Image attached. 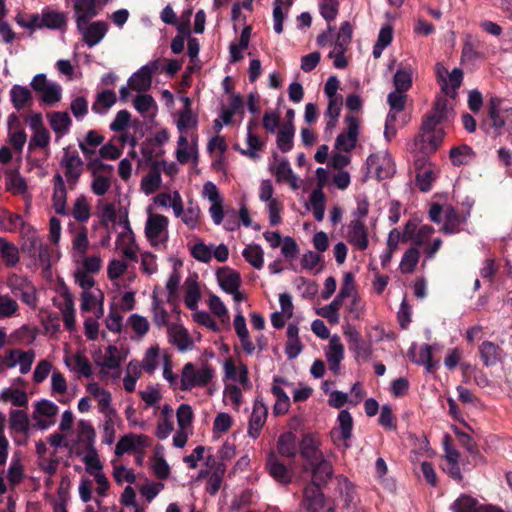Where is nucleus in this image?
Segmentation results:
<instances>
[{
	"instance_id": "1",
	"label": "nucleus",
	"mask_w": 512,
	"mask_h": 512,
	"mask_svg": "<svg viewBox=\"0 0 512 512\" xmlns=\"http://www.w3.org/2000/svg\"><path fill=\"white\" fill-rule=\"evenodd\" d=\"M448 100L438 97L432 110L422 117L420 131L417 134V143L425 152H436L442 145L445 131L440 125L447 120Z\"/></svg>"
},
{
	"instance_id": "2",
	"label": "nucleus",
	"mask_w": 512,
	"mask_h": 512,
	"mask_svg": "<svg viewBox=\"0 0 512 512\" xmlns=\"http://www.w3.org/2000/svg\"><path fill=\"white\" fill-rule=\"evenodd\" d=\"M352 36L353 28L350 22H342L334 42V49L328 54L329 58L334 59L333 65L337 69H345L348 66L345 53L351 44Z\"/></svg>"
},
{
	"instance_id": "3",
	"label": "nucleus",
	"mask_w": 512,
	"mask_h": 512,
	"mask_svg": "<svg viewBox=\"0 0 512 512\" xmlns=\"http://www.w3.org/2000/svg\"><path fill=\"white\" fill-rule=\"evenodd\" d=\"M213 377L214 369L211 366L204 365L196 371L195 366L188 362L182 369L180 389L188 391L197 386L204 387L210 383Z\"/></svg>"
},
{
	"instance_id": "4",
	"label": "nucleus",
	"mask_w": 512,
	"mask_h": 512,
	"mask_svg": "<svg viewBox=\"0 0 512 512\" xmlns=\"http://www.w3.org/2000/svg\"><path fill=\"white\" fill-rule=\"evenodd\" d=\"M63 150L64 155L60 161V166L65 170L64 174L69 189L74 190L84 172V162L76 150L70 151L69 147Z\"/></svg>"
},
{
	"instance_id": "5",
	"label": "nucleus",
	"mask_w": 512,
	"mask_h": 512,
	"mask_svg": "<svg viewBox=\"0 0 512 512\" xmlns=\"http://www.w3.org/2000/svg\"><path fill=\"white\" fill-rule=\"evenodd\" d=\"M30 86L35 92L41 94L40 100L46 105L52 106L61 100L62 87L56 82L48 81L44 73L35 75Z\"/></svg>"
},
{
	"instance_id": "6",
	"label": "nucleus",
	"mask_w": 512,
	"mask_h": 512,
	"mask_svg": "<svg viewBox=\"0 0 512 512\" xmlns=\"http://www.w3.org/2000/svg\"><path fill=\"white\" fill-rule=\"evenodd\" d=\"M333 501V499L325 497L319 485L309 483L303 489L301 506L306 512H318V510L325 508L326 504H330Z\"/></svg>"
},
{
	"instance_id": "7",
	"label": "nucleus",
	"mask_w": 512,
	"mask_h": 512,
	"mask_svg": "<svg viewBox=\"0 0 512 512\" xmlns=\"http://www.w3.org/2000/svg\"><path fill=\"white\" fill-rule=\"evenodd\" d=\"M366 165L369 172L374 170L379 180L388 179L395 173L394 163L387 153L383 155L371 154L366 160Z\"/></svg>"
},
{
	"instance_id": "8",
	"label": "nucleus",
	"mask_w": 512,
	"mask_h": 512,
	"mask_svg": "<svg viewBox=\"0 0 512 512\" xmlns=\"http://www.w3.org/2000/svg\"><path fill=\"white\" fill-rule=\"evenodd\" d=\"M347 123V132L340 133L335 141V147L345 152H350L355 148L359 134V121L357 117L347 115L345 117Z\"/></svg>"
},
{
	"instance_id": "9",
	"label": "nucleus",
	"mask_w": 512,
	"mask_h": 512,
	"mask_svg": "<svg viewBox=\"0 0 512 512\" xmlns=\"http://www.w3.org/2000/svg\"><path fill=\"white\" fill-rule=\"evenodd\" d=\"M304 470L310 471L312 474L310 483H315L319 487L326 485L333 476V466L324 456L313 463L304 465Z\"/></svg>"
},
{
	"instance_id": "10",
	"label": "nucleus",
	"mask_w": 512,
	"mask_h": 512,
	"mask_svg": "<svg viewBox=\"0 0 512 512\" xmlns=\"http://www.w3.org/2000/svg\"><path fill=\"white\" fill-rule=\"evenodd\" d=\"M53 194L52 205L59 215H68L67 211V188L63 176L57 172L52 179Z\"/></svg>"
},
{
	"instance_id": "11",
	"label": "nucleus",
	"mask_w": 512,
	"mask_h": 512,
	"mask_svg": "<svg viewBox=\"0 0 512 512\" xmlns=\"http://www.w3.org/2000/svg\"><path fill=\"white\" fill-rule=\"evenodd\" d=\"M319 445V441L312 434L306 433L303 435L299 443V453L304 460V465L313 463L324 456L319 449Z\"/></svg>"
},
{
	"instance_id": "12",
	"label": "nucleus",
	"mask_w": 512,
	"mask_h": 512,
	"mask_svg": "<svg viewBox=\"0 0 512 512\" xmlns=\"http://www.w3.org/2000/svg\"><path fill=\"white\" fill-rule=\"evenodd\" d=\"M347 239L349 243L353 244L358 250L364 251L367 249L368 230L365 223L361 219H354L348 225Z\"/></svg>"
},
{
	"instance_id": "13",
	"label": "nucleus",
	"mask_w": 512,
	"mask_h": 512,
	"mask_svg": "<svg viewBox=\"0 0 512 512\" xmlns=\"http://www.w3.org/2000/svg\"><path fill=\"white\" fill-rule=\"evenodd\" d=\"M268 409L262 399L257 398L254 402L252 414L249 420L248 435L254 439L258 438L263 425L266 422Z\"/></svg>"
},
{
	"instance_id": "14",
	"label": "nucleus",
	"mask_w": 512,
	"mask_h": 512,
	"mask_svg": "<svg viewBox=\"0 0 512 512\" xmlns=\"http://www.w3.org/2000/svg\"><path fill=\"white\" fill-rule=\"evenodd\" d=\"M78 31L82 34L83 41L93 47L101 42L108 31V25L104 21H95L88 26L84 25Z\"/></svg>"
},
{
	"instance_id": "15",
	"label": "nucleus",
	"mask_w": 512,
	"mask_h": 512,
	"mask_svg": "<svg viewBox=\"0 0 512 512\" xmlns=\"http://www.w3.org/2000/svg\"><path fill=\"white\" fill-rule=\"evenodd\" d=\"M266 468L269 474L279 483L287 485L292 481V475L287 466L281 462L274 452L267 456Z\"/></svg>"
},
{
	"instance_id": "16",
	"label": "nucleus",
	"mask_w": 512,
	"mask_h": 512,
	"mask_svg": "<svg viewBox=\"0 0 512 512\" xmlns=\"http://www.w3.org/2000/svg\"><path fill=\"white\" fill-rule=\"evenodd\" d=\"M469 212L460 213L455 207L449 205L444 209L445 223L441 228L444 234H455L460 232L461 224L467 221Z\"/></svg>"
},
{
	"instance_id": "17",
	"label": "nucleus",
	"mask_w": 512,
	"mask_h": 512,
	"mask_svg": "<svg viewBox=\"0 0 512 512\" xmlns=\"http://www.w3.org/2000/svg\"><path fill=\"white\" fill-rule=\"evenodd\" d=\"M156 65L153 67L149 65L142 66L136 73H134L128 81L132 90L145 92L150 89L152 84V76L156 70Z\"/></svg>"
},
{
	"instance_id": "18",
	"label": "nucleus",
	"mask_w": 512,
	"mask_h": 512,
	"mask_svg": "<svg viewBox=\"0 0 512 512\" xmlns=\"http://www.w3.org/2000/svg\"><path fill=\"white\" fill-rule=\"evenodd\" d=\"M482 46L483 42L474 39L470 34L466 35L461 51V62L472 63L475 60L483 59L485 53L481 50Z\"/></svg>"
},
{
	"instance_id": "19",
	"label": "nucleus",
	"mask_w": 512,
	"mask_h": 512,
	"mask_svg": "<svg viewBox=\"0 0 512 512\" xmlns=\"http://www.w3.org/2000/svg\"><path fill=\"white\" fill-rule=\"evenodd\" d=\"M478 352L485 367L495 366L502 360L503 350L494 342L483 341L478 347Z\"/></svg>"
},
{
	"instance_id": "20",
	"label": "nucleus",
	"mask_w": 512,
	"mask_h": 512,
	"mask_svg": "<svg viewBox=\"0 0 512 512\" xmlns=\"http://www.w3.org/2000/svg\"><path fill=\"white\" fill-rule=\"evenodd\" d=\"M168 226V218L161 214L150 215L146 221L145 234L153 246L157 245V239Z\"/></svg>"
},
{
	"instance_id": "21",
	"label": "nucleus",
	"mask_w": 512,
	"mask_h": 512,
	"mask_svg": "<svg viewBox=\"0 0 512 512\" xmlns=\"http://www.w3.org/2000/svg\"><path fill=\"white\" fill-rule=\"evenodd\" d=\"M77 29L87 25L89 20L97 15L96 0H77L75 5Z\"/></svg>"
},
{
	"instance_id": "22",
	"label": "nucleus",
	"mask_w": 512,
	"mask_h": 512,
	"mask_svg": "<svg viewBox=\"0 0 512 512\" xmlns=\"http://www.w3.org/2000/svg\"><path fill=\"white\" fill-rule=\"evenodd\" d=\"M217 276L220 287L228 294L237 292L241 285V276L237 271L225 267L218 271Z\"/></svg>"
},
{
	"instance_id": "23",
	"label": "nucleus",
	"mask_w": 512,
	"mask_h": 512,
	"mask_svg": "<svg viewBox=\"0 0 512 512\" xmlns=\"http://www.w3.org/2000/svg\"><path fill=\"white\" fill-rule=\"evenodd\" d=\"M169 342L175 345L181 352L191 349L193 341L188 331L182 326H171L168 329Z\"/></svg>"
},
{
	"instance_id": "24",
	"label": "nucleus",
	"mask_w": 512,
	"mask_h": 512,
	"mask_svg": "<svg viewBox=\"0 0 512 512\" xmlns=\"http://www.w3.org/2000/svg\"><path fill=\"white\" fill-rule=\"evenodd\" d=\"M47 116L52 130L58 136H63L69 131L72 120L67 112L55 111L49 113Z\"/></svg>"
},
{
	"instance_id": "25",
	"label": "nucleus",
	"mask_w": 512,
	"mask_h": 512,
	"mask_svg": "<svg viewBox=\"0 0 512 512\" xmlns=\"http://www.w3.org/2000/svg\"><path fill=\"white\" fill-rule=\"evenodd\" d=\"M278 453L286 458H294L297 454L296 435L293 432L281 434L277 440Z\"/></svg>"
},
{
	"instance_id": "26",
	"label": "nucleus",
	"mask_w": 512,
	"mask_h": 512,
	"mask_svg": "<svg viewBox=\"0 0 512 512\" xmlns=\"http://www.w3.org/2000/svg\"><path fill=\"white\" fill-rule=\"evenodd\" d=\"M295 127L293 123H284L277 134V147L283 153H287L293 148V139Z\"/></svg>"
},
{
	"instance_id": "27",
	"label": "nucleus",
	"mask_w": 512,
	"mask_h": 512,
	"mask_svg": "<svg viewBox=\"0 0 512 512\" xmlns=\"http://www.w3.org/2000/svg\"><path fill=\"white\" fill-rule=\"evenodd\" d=\"M498 100L495 98H492L489 103L488 107V120H485L483 123V127H486L487 125L489 128H493L495 130V134L499 135L500 130L506 125V119H503L500 116V112L498 109Z\"/></svg>"
},
{
	"instance_id": "28",
	"label": "nucleus",
	"mask_w": 512,
	"mask_h": 512,
	"mask_svg": "<svg viewBox=\"0 0 512 512\" xmlns=\"http://www.w3.org/2000/svg\"><path fill=\"white\" fill-rule=\"evenodd\" d=\"M449 157L452 164L459 167L469 164L474 159L475 152L470 146L463 144L451 148Z\"/></svg>"
},
{
	"instance_id": "29",
	"label": "nucleus",
	"mask_w": 512,
	"mask_h": 512,
	"mask_svg": "<svg viewBox=\"0 0 512 512\" xmlns=\"http://www.w3.org/2000/svg\"><path fill=\"white\" fill-rule=\"evenodd\" d=\"M10 99L15 109L18 111L31 104L33 96L31 91L21 85H14L10 90Z\"/></svg>"
},
{
	"instance_id": "30",
	"label": "nucleus",
	"mask_w": 512,
	"mask_h": 512,
	"mask_svg": "<svg viewBox=\"0 0 512 512\" xmlns=\"http://www.w3.org/2000/svg\"><path fill=\"white\" fill-rule=\"evenodd\" d=\"M200 297L201 293L198 282L195 279L188 277L185 280L184 302L186 307L191 311H195L198 307Z\"/></svg>"
},
{
	"instance_id": "31",
	"label": "nucleus",
	"mask_w": 512,
	"mask_h": 512,
	"mask_svg": "<svg viewBox=\"0 0 512 512\" xmlns=\"http://www.w3.org/2000/svg\"><path fill=\"white\" fill-rule=\"evenodd\" d=\"M24 226V220L20 214L12 213L7 209H0V230L14 232Z\"/></svg>"
},
{
	"instance_id": "32",
	"label": "nucleus",
	"mask_w": 512,
	"mask_h": 512,
	"mask_svg": "<svg viewBox=\"0 0 512 512\" xmlns=\"http://www.w3.org/2000/svg\"><path fill=\"white\" fill-rule=\"evenodd\" d=\"M116 101L117 97L114 91L103 90L98 93L96 101L92 104V111L97 114H104Z\"/></svg>"
},
{
	"instance_id": "33",
	"label": "nucleus",
	"mask_w": 512,
	"mask_h": 512,
	"mask_svg": "<svg viewBox=\"0 0 512 512\" xmlns=\"http://www.w3.org/2000/svg\"><path fill=\"white\" fill-rule=\"evenodd\" d=\"M66 24L64 13L44 9L41 14V26L49 29H60Z\"/></svg>"
},
{
	"instance_id": "34",
	"label": "nucleus",
	"mask_w": 512,
	"mask_h": 512,
	"mask_svg": "<svg viewBox=\"0 0 512 512\" xmlns=\"http://www.w3.org/2000/svg\"><path fill=\"white\" fill-rule=\"evenodd\" d=\"M393 83L395 91L407 92L412 86V69L410 67L398 69L394 75Z\"/></svg>"
},
{
	"instance_id": "35",
	"label": "nucleus",
	"mask_w": 512,
	"mask_h": 512,
	"mask_svg": "<svg viewBox=\"0 0 512 512\" xmlns=\"http://www.w3.org/2000/svg\"><path fill=\"white\" fill-rule=\"evenodd\" d=\"M244 259L256 269L264 265V253L259 245H248L242 252Z\"/></svg>"
},
{
	"instance_id": "36",
	"label": "nucleus",
	"mask_w": 512,
	"mask_h": 512,
	"mask_svg": "<svg viewBox=\"0 0 512 512\" xmlns=\"http://www.w3.org/2000/svg\"><path fill=\"white\" fill-rule=\"evenodd\" d=\"M479 506L477 499L462 494L452 503L451 509L453 512H478Z\"/></svg>"
},
{
	"instance_id": "37",
	"label": "nucleus",
	"mask_w": 512,
	"mask_h": 512,
	"mask_svg": "<svg viewBox=\"0 0 512 512\" xmlns=\"http://www.w3.org/2000/svg\"><path fill=\"white\" fill-rule=\"evenodd\" d=\"M449 81L451 83V87H448V83L446 79H442V90L443 92L452 98L456 96V89H458L463 81V71L459 68H454L451 73H449Z\"/></svg>"
},
{
	"instance_id": "38",
	"label": "nucleus",
	"mask_w": 512,
	"mask_h": 512,
	"mask_svg": "<svg viewBox=\"0 0 512 512\" xmlns=\"http://www.w3.org/2000/svg\"><path fill=\"white\" fill-rule=\"evenodd\" d=\"M90 210L86 197L80 195L74 202L72 215L76 221L84 223L90 218Z\"/></svg>"
},
{
	"instance_id": "39",
	"label": "nucleus",
	"mask_w": 512,
	"mask_h": 512,
	"mask_svg": "<svg viewBox=\"0 0 512 512\" xmlns=\"http://www.w3.org/2000/svg\"><path fill=\"white\" fill-rule=\"evenodd\" d=\"M10 428L18 433L27 434L29 430V420L24 411L12 410L10 413Z\"/></svg>"
},
{
	"instance_id": "40",
	"label": "nucleus",
	"mask_w": 512,
	"mask_h": 512,
	"mask_svg": "<svg viewBox=\"0 0 512 512\" xmlns=\"http://www.w3.org/2000/svg\"><path fill=\"white\" fill-rule=\"evenodd\" d=\"M419 261V251L415 247L409 248L404 254L400 262V270L403 274H410L415 270Z\"/></svg>"
},
{
	"instance_id": "41",
	"label": "nucleus",
	"mask_w": 512,
	"mask_h": 512,
	"mask_svg": "<svg viewBox=\"0 0 512 512\" xmlns=\"http://www.w3.org/2000/svg\"><path fill=\"white\" fill-rule=\"evenodd\" d=\"M342 305L343 302L335 297L329 305L319 308L316 313L326 318L330 323L336 324L339 321L338 311Z\"/></svg>"
},
{
	"instance_id": "42",
	"label": "nucleus",
	"mask_w": 512,
	"mask_h": 512,
	"mask_svg": "<svg viewBox=\"0 0 512 512\" xmlns=\"http://www.w3.org/2000/svg\"><path fill=\"white\" fill-rule=\"evenodd\" d=\"M1 398L3 401H11L14 406L24 407L28 404L27 394L20 389L7 388L2 391Z\"/></svg>"
},
{
	"instance_id": "43",
	"label": "nucleus",
	"mask_w": 512,
	"mask_h": 512,
	"mask_svg": "<svg viewBox=\"0 0 512 512\" xmlns=\"http://www.w3.org/2000/svg\"><path fill=\"white\" fill-rule=\"evenodd\" d=\"M327 362H341L344 358V347L337 335L330 339L328 350L326 352Z\"/></svg>"
},
{
	"instance_id": "44",
	"label": "nucleus",
	"mask_w": 512,
	"mask_h": 512,
	"mask_svg": "<svg viewBox=\"0 0 512 512\" xmlns=\"http://www.w3.org/2000/svg\"><path fill=\"white\" fill-rule=\"evenodd\" d=\"M417 364L424 365L427 372L433 373L438 368V362L432 360V347L424 344L419 351V359L415 361Z\"/></svg>"
},
{
	"instance_id": "45",
	"label": "nucleus",
	"mask_w": 512,
	"mask_h": 512,
	"mask_svg": "<svg viewBox=\"0 0 512 512\" xmlns=\"http://www.w3.org/2000/svg\"><path fill=\"white\" fill-rule=\"evenodd\" d=\"M341 439L348 440L352 436L353 418L348 410H341L338 414Z\"/></svg>"
},
{
	"instance_id": "46",
	"label": "nucleus",
	"mask_w": 512,
	"mask_h": 512,
	"mask_svg": "<svg viewBox=\"0 0 512 512\" xmlns=\"http://www.w3.org/2000/svg\"><path fill=\"white\" fill-rule=\"evenodd\" d=\"M340 3L338 0H325L320 3L319 11L321 16L330 23L335 20L339 12Z\"/></svg>"
},
{
	"instance_id": "47",
	"label": "nucleus",
	"mask_w": 512,
	"mask_h": 512,
	"mask_svg": "<svg viewBox=\"0 0 512 512\" xmlns=\"http://www.w3.org/2000/svg\"><path fill=\"white\" fill-rule=\"evenodd\" d=\"M19 309L16 300L9 295L0 294V319L13 317Z\"/></svg>"
},
{
	"instance_id": "48",
	"label": "nucleus",
	"mask_w": 512,
	"mask_h": 512,
	"mask_svg": "<svg viewBox=\"0 0 512 512\" xmlns=\"http://www.w3.org/2000/svg\"><path fill=\"white\" fill-rule=\"evenodd\" d=\"M247 144L248 149L240 150L242 155H245L251 159H255L258 157L257 151L261 150L264 146V142H262L258 135L255 133H247Z\"/></svg>"
},
{
	"instance_id": "49",
	"label": "nucleus",
	"mask_w": 512,
	"mask_h": 512,
	"mask_svg": "<svg viewBox=\"0 0 512 512\" xmlns=\"http://www.w3.org/2000/svg\"><path fill=\"white\" fill-rule=\"evenodd\" d=\"M197 119L192 115L190 109V100L186 98V108L180 113L177 121V128L182 133L191 126H196Z\"/></svg>"
},
{
	"instance_id": "50",
	"label": "nucleus",
	"mask_w": 512,
	"mask_h": 512,
	"mask_svg": "<svg viewBox=\"0 0 512 512\" xmlns=\"http://www.w3.org/2000/svg\"><path fill=\"white\" fill-rule=\"evenodd\" d=\"M455 436L459 444L465 448L470 454L475 455L479 452L478 446L474 439L466 432L461 431L458 427H453Z\"/></svg>"
},
{
	"instance_id": "51",
	"label": "nucleus",
	"mask_w": 512,
	"mask_h": 512,
	"mask_svg": "<svg viewBox=\"0 0 512 512\" xmlns=\"http://www.w3.org/2000/svg\"><path fill=\"white\" fill-rule=\"evenodd\" d=\"M177 423L180 429L185 430L193 421V411L190 405L181 404L177 409Z\"/></svg>"
},
{
	"instance_id": "52",
	"label": "nucleus",
	"mask_w": 512,
	"mask_h": 512,
	"mask_svg": "<svg viewBox=\"0 0 512 512\" xmlns=\"http://www.w3.org/2000/svg\"><path fill=\"white\" fill-rule=\"evenodd\" d=\"M7 267H14L19 262V250L15 244L7 241L5 248L2 251L1 257Z\"/></svg>"
},
{
	"instance_id": "53",
	"label": "nucleus",
	"mask_w": 512,
	"mask_h": 512,
	"mask_svg": "<svg viewBox=\"0 0 512 512\" xmlns=\"http://www.w3.org/2000/svg\"><path fill=\"white\" fill-rule=\"evenodd\" d=\"M435 180L433 170L428 168L426 170H419L416 173V182L422 192H428L431 189L432 183Z\"/></svg>"
},
{
	"instance_id": "54",
	"label": "nucleus",
	"mask_w": 512,
	"mask_h": 512,
	"mask_svg": "<svg viewBox=\"0 0 512 512\" xmlns=\"http://www.w3.org/2000/svg\"><path fill=\"white\" fill-rule=\"evenodd\" d=\"M8 183H7V189L9 190H15L19 193H23L27 189V183L26 180L18 170L10 171L8 172Z\"/></svg>"
},
{
	"instance_id": "55",
	"label": "nucleus",
	"mask_w": 512,
	"mask_h": 512,
	"mask_svg": "<svg viewBox=\"0 0 512 512\" xmlns=\"http://www.w3.org/2000/svg\"><path fill=\"white\" fill-rule=\"evenodd\" d=\"M31 283L27 278L19 276L15 273L11 274L7 278V286L11 289V292L18 296L26 287Z\"/></svg>"
},
{
	"instance_id": "56",
	"label": "nucleus",
	"mask_w": 512,
	"mask_h": 512,
	"mask_svg": "<svg viewBox=\"0 0 512 512\" xmlns=\"http://www.w3.org/2000/svg\"><path fill=\"white\" fill-rule=\"evenodd\" d=\"M87 448L88 454L83 458V461L86 464L87 472L94 476V470H101L102 464L98 458V454L94 446H88Z\"/></svg>"
},
{
	"instance_id": "57",
	"label": "nucleus",
	"mask_w": 512,
	"mask_h": 512,
	"mask_svg": "<svg viewBox=\"0 0 512 512\" xmlns=\"http://www.w3.org/2000/svg\"><path fill=\"white\" fill-rule=\"evenodd\" d=\"M297 288L302 291V297L305 299H312L318 293V285L316 282L308 280L305 277H299L297 280Z\"/></svg>"
},
{
	"instance_id": "58",
	"label": "nucleus",
	"mask_w": 512,
	"mask_h": 512,
	"mask_svg": "<svg viewBox=\"0 0 512 512\" xmlns=\"http://www.w3.org/2000/svg\"><path fill=\"white\" fill-rule=\"evenodd\" d=\"M407 95L404 92L393 91L388 94L387 102L390 110L395 112H402L405 109Z\"/></svg>"
},
{
	"instance_id": "59",
	"label": "nucleus",
	"mask_w": 512,
	"mask_h": 512,
	"mask_svg": "<svg viewBox=\"0 0 512 512\" xmlns=\"http://www.w3.org/2000/svg\"><path fill=\"white\" fill-rule=\"evenodd\" d=\"M161 183H162L161 176H158V175L156 176V175H152V174L148 173L146 176H144L142 178L141 188L145 192L146 195H150V194H153L154 192H156L160 188Z\"/></svg>"
},
{
	"instance_id": "60",
	"label": "nucleus",
	"mask_w": 512,
	"mask_h": 512,
	"mask_svg": "<svg viewBox=\"0 0 512 512\" xmlns=\"http://www.w3.org/2000/svg\"><path fill=\"white\" fill-rule=\"evenodd\" d=\"M134 107L139 113L145 114L149 112L152 108H156V102L151 95L142 94L138 95L135 98Z\"/></svg>"
},
{
	"instance_id": "61",
	"label": "nucleus",
	"mask_w": 512,
	"mask_h": 512,
	"mask_svg": "<svg viewBox=\"0 0 512 512\" xmlns=\"http://www.w3.org/2000/svg\"><path fill=\"white\" fill-rule=\"evenodd\" d=\"M129 323L134 332L140 337H143L149 331L147 319L139 314H132L129 317Z\"/></svg>"
},
{
	"instance_id": "62",
	"label": "nucleus",
	"mask_w": 512,
	"mask_h": 512,
	"mask_svg": "<svg viewBox=\"0 0 512 512\" xmlns=\"http://www.w3.org/2000/svg\"><path fill=\"white\" fill-rule=\"evenodd\" d=\"M111 186V181L109 177L103 175L93 176V181L91 184L92 192L97 196H103L107 193Z\"/></svg>"
},
{
	"instance_id": "63",
	"label": "nucleus",
	"mask_w": 512,
	"mask_h": 512,
	"mask_svg": "<svg viewBox=\"0 0 512 512\" xmlns=\"http://www.w3.org/2000/svg\"><path fill=\"white\" fill-rule=\"evenodd\" d=\"M131 119V114L127 110H120L112 123L110 124V130L113 132H122L124 131Z\"/></svg>"
},
{
	"instance_id": "64",
	"label": "nucleus",
	"mask_w": 512,
	"mask_h": 512,
	"mask_svg": "<svg viewBox=\"0 0 512 512\" xmlns=\"http://www.w3.org/2000/svg\"><path fill=\"white\" fill-rule=\"evenodd\" d=\"M191 255L198 261L208 263L212 259L211 248L203 242L196 243L191 249Z\"/></svg>"
}]
</instances>
